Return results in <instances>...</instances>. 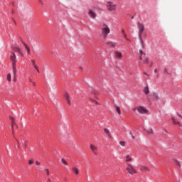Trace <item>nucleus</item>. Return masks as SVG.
Here are the masks:
<instances>
[{
  "label": "nucleus",
  "instance_id": "f257e3e1",
  "mask_svg": "<svg viewBox=\"0 0 182 182\" xmlns=\"http://www.w3.org/2000/svg\"><path fill=\"white\" fill-rule=\"evenodd\" d=\"M137 26L139 28V38L141 45L142 46V48H144V42L143 41V37H141V35H143V32H144V26L141 23H138Z\"/></svg>",
  "mask_w": 182,
  "mask_h": 182
},
{
  "label": "nucleus",
  "instance_id": "f03ea898",
  "mask_svg": "<svg viewBox=\"0 0 182 182\" xmlns=\"http://www.w3.org/2000/svg\"><path fill=\"white\" fill-rule=\"evenodd\" d=\"M110 33V28L107 24H103V26L101 29V35L104 38V39H106L107 38V35Z\"/></svg>",
  "mask_w": 182,
  "mask_h": 182
},
{
  "label": "nucleus",
  "instance_id": "7ed1b4c3",
  "mask_svg": "<svg viewBox=\"0 0 182 182\" xmlns=\"http://www.w3.org/2000/svg\"><path fill=\"white\" fill-rule=\"evenodd\" d=\"M10 60L12 62L14 75H16V55H15V53H12Z\"/></svg>",
  "mask_w": 182,
  "mask_h": 182
},
{
  "label": "nucleus",
  "instance_id": "20e7f679",
  "mask_svg": "<svg viewBox=\"0 0 182 182\" xmlns=\"http://www.w3.org/2000/svg\"><path fill=\"white\" fill-rule=\"evenodd\" d=\"M127 171H128V173H129V174H136V173H137V171H136V169L134 168V167L132 166V164H128V167L126 168Z\"/></svg>",
  "mask_w": 182,
  "mask_h": 182
},
{
  "label": "nucleus",
  "instance_id": "39448f33",
  "mask_svg": "<svg viewBox=\"0 0 182 182\" xmlns=\"http://www.w3.org/2000/svg\"><path fill=\"white\" fill-rule=\"evenodd\" d=\"M136 109L141 114H147V113H149V110H147V109L143 106L138 107Z\"/></svg>",
  "mask_w": 182,
  "mask_h": 182
},
{
  "label": "nucleus",
  "instance_id": "423d86ee",
  "mask_svg": "<svg viewBox=\"0 0 182 182\" xmlns=\"http://www.w3.org/2000/svg\"><path fill=\"white\" fill-rule=\"evenodd\" d=\"M107 8L108 11H116V6L111 1L107 3Z\"/></svg>",
  "mask_w": 182,
  "mask_h": 182
},
{
  "label": "nucleus",
  "instance_id": "0eeeda50",
  "mask_svg": "<svg viewBox=\"0 0 182 182\" xmlns=\"http://www.w3.org/2000/svg\"><path fill=\"white\" fill-rule=\"evenodd\" d=\"M90 149L94 154H97L99 153V149H97V146L96 145L91 144H90Z\"/></svg>",
  "mask_w": 182,
  "mask_h": 182
},
{
  "label": "nucleus",
  "instance_id": "6e6552de",
  "mask_svg": "<svg viewBox=\"0 0 182 182\" xmlns=\"http://www.w3.org/2000/svg\"><path fill=\"white\" fill-rule=\"evenodd\" d=\"M10 120L11 121V126L14 133V132H15V127H18V125H16V123L15 122V118L10 117Z\"/></svg>",
  "mask_w": 182,
  "mask_h": 182
},
{
  "label": "nucleus",
  "instance_id": "1a4fd4ad",
  "mask_svg": "<svg viewBox=\"0 0 182 182\" xmlns=\"http://www.w3.org/2000/svg\"><path fill=\"white\" fill-rule=\"evenodd\" d=\"M14 52H16L17 53H19L21 56H24L23 52H22V50L20 49L19 47H15L13 48Z\"/></svg>",
  "mask_w": 182,
  "mask_h": 182
},
{
  "label": "nucleus",
  "instance_id": "9d476101",
  "mask_svg": "<svg viewBox=\"0 0 182 182\" xmlns=\"http://www.w3.org/2000/svg\"><path fill=\"white\" fill-rule=\"evenodd\" d=\"M122 56H123V54H122V52H119V51L114 52L115 59H122Z\"/></svg>",
  "mask_w": 182,
  "mask_h": 182
},
{
  "label": "nucleus",
  "instance_id": "9b49d317",
  "mask_svg": "<svg viewBox=\"0 0 182 182\" xmlns=\"http://www.w3.org/2000/svg\"><path fill=\"white\" fill-rule=\"evenodd\" d=\"M32 65L33 66L34 69L37 71V73H41V71H39V67L36 65V63H35V60H31Z\"/></svg>",
  "mask_w": 182,
  "mask_h": 182
},
{
  "label": "nucleus",
  "instance_id": "f8f14e48",
  "mask_svg": "<svg viewBox=\"0 0 182 182\" xmlns=\"http://www.w3.org/2000/svg\"><path fill=\"white\" fill-rule=\"evenodd\" d=\"M88 15L90 16V18H92L93 19L96 18V13L93 12V11L90 9L88 11Z\"/></svg>",
  "mask_w": 182,
  "mask_h": 182
},
{
  "label": "nucleus",
  "instance_id": "ddd939ff",
  "mask_svg": "<svg viewBox=\"0 0 182 182\" xmlns=\"http://www.w3.org/2000/svg\"><path fill=\"white\" fill-rule=\"evenodd\" d=\"M104 133H105V134H107L108 137H109V139H112V134H110V131H109L108 129H104Z\"/></svg>",
  "mask_w": 182,
  "mask_h": 182
},
{
  "label": "nucleus",
  "instance_id": "4468645a",
  "mask_svg": "<svg viewBox=\"0 0 182 182\" xmlns=\"http://www.w3.org/2000/svg\"><path fill=\"white\" fill-rule=\"evenodd\" d=\"M106 45H108V46H110L111 48H116V43H113L112 41L107 42Z\"/></svg>",
  "mask_w": 182,
  "mask_h": 182
},
{
  "label": "nucleus",
  "instance_id": "2eb2a0df",
  "mask_svg": "<svg viewBox=\"0 0 182 182\" xmlns=\"http://www.w3.org/2000/svg\"><path fill=\"white\" fill-rule=\"evenodd\" d=\"M22 43H23V46H25V48L27 50V53L28 55H31V49L28 48V45H26V43H25V42H23V41L22 42Z\"/></svg>",
  "mask_w": 182,
  "mask_h": 182
},
{
  "label": "nucleus",
  "instance_id": "dca6fc26",
  "mask_svg": "<svg viewBox=\"0 0 182 182\" xmlns=\"http://www.w3.org/2000/svg\"><path fill=\"white\" fill-rule=\"evenodd\" d=\"M64 97L65 100L67 101L68 105H70V100L69 99V95H68V93H65Z\"/></svg>",
  "mask_w": 182,
  "mask_h": 182
},
{
  "label": "nucleus",
  "instance_id": "f3484780",
  "mask_svg": "<svg viewBox=\"0 0 182 182\" xmlns=\"http://www.w3.org/2000/svg\"><path fill=\"white\" fill-rule=\"evenodd\" d=\"M115 110L118 113V114H122V111L120 110V107L115 105Z\"/></svg>",
  "mask_w": 182,
  "mask_h": 182
},
{
  "label": "nucleus",
  "instance_id": "a211bd4d",
  "mask_svg": "<svg viewBox=\"0 0 182 182\" xmlns=\"http://www.w3.org/2000/svg\"><path fill=\"white\" fill-rule=\"evenodd\" d=\"M139 55H140L139 56L140 60H143L142 55H146V53H144L142 50H139Z\"/></svg>",
  "mask_w": 182,
  "mask_h": 182
},
{
  "label": "nucleus",
  "instance_id": "6ab92c4d",
  "mask_svg": "<svg viewBox=\"0 0 182 182\" xmlns=\"http://www.w3.org/2000/svg\"><path fill=\"white\" fill-rule=\"evenodd\" d=\"M144 93L145 95H149V93H150V91L149 90V86H146V87H144Z\"/></svg>",
  "mask_w": 182,
  "mask_h": 182
},
{
  "label": "nucleus",
  "instance_id": "aec40b11",
  "mask_svg": "<svg viewBox=\"0 0 182 182\" xmlns=\"http://www.w3.org/2000/svg\"><path fill=\"white\" fill-rule=\"evenodd\" d=\"M141 170L142 171H150V168L146 166H141Z\"/></svg>",
  "mask_w": 182,
  "mask_h": 182
},
{
  "label": "nucleus",
  "instance_id": "412c9836",
  "mask_svg": "<svg viewBox=\"0 0 182 182\" xmlns=\"http://www.w3.org/2000/svg\"><path fill=\"white\" fill-rule=\"evenodd\" d=\"M6 79H7L8 82H11L12 81V80H11L12 79V75H11V73H9L7 75Z\"/></svg>",
  "mask_w": 182,
  "mask_h": 182
},
{
  "label": "nucleus",
  "instance_id": "4be33fe9",
  "mask_svg": "<svg viewBox=\"0 0 182 182\" xmlns=\"http://www.w3.org/2000/svg\"><path fill=\"white\" fill-rule=\"evenodd\" d=\"M90 100L92 103H94V105H96L97 106H99V102H97V101L92 99V98H90Z\"/></svg>",
  "mask_w": 182,
  "mask_h": 182
},
{
  "label": "nucleus",
  "instance_id": "5701e85b",
  "mask_svg": "<svg viewBox=\"0 0 182 182\" xmlns=\"http://www.w3.org/2000/svg\"><path fill=\"white\" fill-rule=\"evenodd\" d=\"M44 173L46 174L47 177H49V176H50V173L49 172V169L48 168L44 169Z\"/></svg>",
  "mask_w": 182,
  "mask_h": 182
},
{
  "label": "nucleus",
  "instance_id": "b1692460",
  "mask_svg": "<svg viewBox=\"0 0 182 182\" xmlns=\"http://www.w3.org/2000/svg\"><path fill=\"white\" fill-rule=\"evenodd\" d=\"M172 119H173V124H178V125L180 126V127H182L181 122H176V119H173V118H172Z\"/></svg>",
  "mask_w": 182,
  "mask_h": 182
},
{
  "label": "nucleus",
  "instance_id": "393cba45",
  "mask_svg": "<svg viewBox=\"0 0 182 182\" xmlns=\"http://www.w3.org/2000/svg\"><path fill=\"white\" fill-rule=\"evenodd\" d=\"M73 172H74L75 174H79V169L77 168H73Z\"/></svg>",
  "mask_w": 182,
  "mask_h": 182
},
{
  "label": "nucleus",
  "instance_id": "a878e982",
  "mask_svg": "<svg viewBox=\"0 0 182 182\" xmlns=\"http://www.w3.org/2000/svg\"><path fill=\"white\" fill-rule=\"evenodd\" d=\"M125 159H126V161H132V157H130V156L129 155H127L125 156Z\"/></svg>",
  "mask_w": 182,
  "mask_h": 182
},
{
  "label": "nucleus",
  "instance_id": "bb28decb",
  "mask_svg": "<svg viewBox=\"0 0 182 182\" xmlns=\"http://www.w3.org/2000/svg\"><path fill=\"white\" fill-rule=\"evenodd\" d=\"M153 97H154L156 100H159V95L156 92H153Z\"/></svg>",
  "mask_w": 182,
  "mask_h": 182
},
{
  "label": "nucleus",
  "instance_id": "cd10ccee",
  "mask_svg": "<svg viewBox=\"0 0 182 182\" xmlns=\"http://www.w3.org/2000/svg\"><path fill=\"white\" fill-rule=\"evenodd\" d=\"M146 133H148V134H152L153 129H147Z\"/></svg>",
  "mask_w": 182,
  "mask_h": 182
},
{
  "label": "nucleus",
  "instance_id": "c85d7f7f",
  "mask_svg": "<svg viewBox=\"0 0 182 182\" xmlns=\"http://www.w3.org/2000/svg\"><path fill=\"white\" fill-rule=\"evenodd\" d=\"M119 144L121 146H126V142L124 141H119Z\"/></svg>",
  "mask_w": 182,
  "mask_h": 182
},
{
  "label": "nucleus",
  "instance_id": "c756f323",
  "mask_svg": "<svg viewBox=\"0 0 182 182\" xmlns=\"http://www.w3.org/2000/svg\"><path fill=\"white\" fill-rule=\"evenodd\" d=\"M61 162L63 163V164H65V166L68 165V162L63 159H61Z\"/></svg>",
  "mask_w": 182,
  "mask_h": 182
},
{
  "label": "nucleus",
  "instance_id": "7c9ffc66",
  "mask_svg": "<svg viewBox=\"0 0 182 182\" xmlns=\"http://www.w3.org/2000/svg\"><path fill=\"white\" fill-rule=\"evenodd\" d=\"M33 163H34V160L33 159H30L29 161H28V164L31 166V165H32V164H33Z\"/></svg>",
  "mask_w": 182,
  "mask_h": 182
},
{
  "label": "nucleus",
  "instance_id": "2f4dec72",
  "mask_svg": "<svg viewBox=\"0 0 182 182\" xmlns=\"http://www.w3.org/2000/svg\"><path fill=\"white\" fill-rule=\"evenodd\" d=\"M16 141L18 144V149H21V141L18 139H16Z\"/></svg>",
  "mask_w": 182,
  "mask_h": 182
},
{
  "label": "nucleus",
  "instance_id": "473e14b6",
  "mask_svg": "<svg viewBox=\"0 0 182 182\" xmlns=\"http://www.w3.org/2000/svg\"><path fill=\"white\" fill-rule=\"evenodd\" d=\"M144 63H149V59H148V58H145V59L144 60Z\"/></svg>",
  "mask_w": 182,
  "mask_h": 182
},
{
  "label": "nucleus",
  "instance_id": "72a5a7b5",
  "mask_svg": "<svg viewBox=\"0 0 182 182\" xmlns=\"http://www.w3.org/2000/svg\"><path fill=\"white\" fill-rule=\"evenodd\" d=\"M164 72L165 73H166V75H170V73H168V71L167 70V68L164 69Z\"/></svg>",
  "mask_w": 182,
  "mask_h": 182
},
{
  "label": "nucleus",
  "instance_id": "f704fd0d",
  "mask_svg": "<svg viewBox=\"0 0 182 182\" xmlns=\"http://www.w3.org/2000/svg\"><path fill=\"white\" fill-rule=\"evenodd\" d=\"M21 143H22V144H23V146H26V141H23L21 139Z\"/></svg>",
  "mask_w": 182,
  "mask_h": 182
},
{
  "label": "nucleus",
  "instance_id": "c9c22d12",
  "mask_svg": "<svg viewBox=\"0 0 182 182\" xmlns=\"http://www.w3.org/2000/svg\"><path fill=\"white\" fill-rule=\"evenodd\" d=\"M129 134L132 136V139H136V137L134 136V135H133L132 132H129Z\"/></svg>",
  "mask_w": 182,
  "mask_h": 182
},
{
  "label": "nucleus",
  "instance_id": "e433bc0d",
  "mask_svg": "<svg viewBox=\"0 0 182 182\" xmlns=\"http://www.w3.org/2000/svg\"><path fill=\"white\" fill-rule=\"evenodd\" d=\"M176 164H177V166H178V167H181V164H180V162H178V161H176Z\"/></svg>",
  "mask_w": 182,
  "mask_h": 182
},
{
  "label": "nucleus",
  "instance_id": "4c0bfd02",
  "mask_svg": "<svg viewBox=\"0 0 182 182\" xmlns=\"http://www.w3.org/2000/svg\"><path fill=\"white\" fill-rule=\"evenodd\" d=\"M36 164L37 166H41V162L36 161Z\"/></svg>",
  "mask_w": 182,
  "mask_h": 182
},
{
  "label": "nucleus",
  "instance_id": "58836bf2",
  "mask_svg": "<svg viewBox=\"0 0 182 182\" xmlns=\"http://www.w3.org/2000/svg\"><path fill=\"white\" fill-rule=\"evenodd\" d=\"M33 86H36V83L35 82H32Z\"/></svg>",
  "mask_w": 182,
  "mask_h": 182
},
{
  "label": "nucleus",
  "instance_id": "ea45409f",
  "mask_svg": "<svg viewBox=\"0 0 182 182\" xmlns=\"http://www.w3.org/2000/svg\"><path fill=\"white\" fill-rule=\"evenodd\" d=\"M14 80H16V75L14 74Z\"/></svg>",
  "mask_w": 182,
  "mask_h": 182
},
{
  "label": "nucleus",
  "instance_id": "a19ab883",
  "mask_svg": "<svg viewBox=\"0 0 182 182\" xmlns=\"http://www.w3.org/2000/svg\"><path fill=\"white\" fill-rule=\"evenodd\" d=\"M29 82H30L31 83H32L33 81H32V79H31V78H29Z\"/></svg>",
  "mask_w": 182,
  "mask_h": 182
},
{
  "label": "nucleus",
  "instance_id": "79ce46f5",
  "mask_svg": "<svg viewBox=\"0 0 182 182\" xmlns=\"http://www.w3.org/2000/svg\"><path fill=\"white\" fill-rule=\"evenodd\" d=\"M39 2H40L41 4H43V2L42 1V0H39Z\"/></svg>",
  "mask_w": 182,
  "mask_h": 182
},
{
  "label": "nucleus",
  "instance_id": "37998d69",
  "mask_svg": "<svg viewBox=\"0 0 182 182\" xmlns=\"http://www.w3.org/2000/svg\"><path fill=\"white\" fill-rule=\"evenodd\" d=\"M124 38H125V39H127V37L124 33Z\"/></svg>",
  "mask_w": 182,
  "mask_h": 182
},
{
  "label": "nucleus",
  "instance_id": "c03bdc74",
  "mask_svg": "<svg viewBox=\"0 0 182 182\" xmlns=\"http://www.w3.org/2000/svg\"><path fill=\"white\" fill-rule=\"evenodd\" d=\"M154 73H157V68L154 70Z\"/></svg>",
  "mask_w": 182,
  "mask_h": 182
},
{
  "label": "nucleus",
  "instance_id": "a18cd8bd",
  "mask_svg": "<svg viewBox=\"0 0 182 182\" xmlns=\"http://www.w3.org/2000/svg\"><path fill=\"white\" fill-rule=\"evenodd\" d=\"M50 181H52L50 180V178H48L47 182H50Z\"/></svg>",
  "mask_w": 182,
  "mask_h": 182
},
{
  "label": "nucleus",
  "instance_id": "49530a36",
  "mask_svg": "<svg viewBox=\"0 0 182 182\" xmlns=\"http://www.w3.org/2000/svg\"><path fill=\"white\" fill-rule=\"evenodd\" d=\"M122 32L123 34H124V29H122Z\"/></svg>",
  "mask_w": 182,
  "mask_h": 182
},
{
  "label": "nucleus",
  "instance_id": "de8ad7c7",
  "mask_svg": "<svg viewBox=\"0 0 182 182\" xmlns=\"http://www.w3.org/2000/svg\"><path fill=\"white\" fill-rule=\"evenodd\" d=\"M144 75H149V74H147V73H146V72H144Z\"/></svg>",
  "mask_w": 182,
  "mask_h": 182
},
{
  "label": "nucleus",
  "instance_id": "09e8293b",
  "mask_svg": "<svg viewBox=\"0 0 182 182\" xmlns=\"http://www.w3.org/2000/svg\"><path fill=\"white\" fill-rule=\"evenodd\" d=\"M133 110H134V112H136V108H134Z\"/></svg>",
  "mask_w": 182,
  "mask_h": 182
},
{
  "label": "nucleus",
  "instance_id": "8fccbe9b",
  "mask_svg": "<svg viewBox=\"0 0 182 182\" xmlns=\"http://www.w3.org/2000/svg\"><path fill=\"white\" fill-rule=\"evenodd\" d=\"M150 66H151H151H153V63H151V65H150Z\"/></svg>",
  "mask_w": 182,
  "mask_h": 182
}]
</instances>
